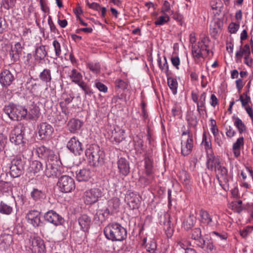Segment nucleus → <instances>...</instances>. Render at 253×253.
Wrapping results in <instances>:
<instances>
[{"label": "nucleus", "instance_id": "f257e3e1", "mask_svg": "<svg viewBox=\"0 0 253 253\" xmlns=\"http://www.w3.org/2000/svg\"><path fill=\"white\" fill-rule=\"evenodd\" d=\"M106 238L112 241H122L127 237L126 229L120 224L113 222L108 224L104 229Z\"/></svg>", "mask_w": 253, "mask_h": 253}, {"label": "nucleus", "instance_id": "f03ea898", "mask_svg": "<svg viewBox=\"0 0 253 253\" xmlns=\"http://www.w3.org/2000/svg\"><path fill=\"white\" fill-rule=\"evenodd\" d=\"M85 154L90 165L99 166L103 164L105 153L97 145H90L85 150Z\"/></svg>", "mask_w": 253, "mask_h": 253}, {"label": "nucleus", "instance_id": "7ed1b4c3", "mask_svg": "<svg viewBox=\"0 0 253 253\" xmlns=\"http://www.w3.org/2000/svg\"><path fill=\"white\" fill-rule=\"evenodd\" d=\"M4 111L8 117L13 121L22 120L28 115V111L25 107L14 104L5 106Z\"/></svg>", "mask_w": 253, "mask_h": 253}, {"label": "nucleus", "instance_id": "20e7f679", "mask_svg": "<svg viewBox=\"0 0 253 253\" xmlns=\"http://www.w3.org/2000/svg\"><path fill=\"white\" fill-rule=\"evenodd\" d=\"M126 130L117 125L110 126L106 130L107 138L113 144H118L125 139Z\"/></svg>", "mask_w": 253, "mask_h": 253}, {"label": "nucleus", "instance_id": "39448f33", "mask_svg": "<svg viewBox=\"0 0 253 253\" xmlns=\"http://www.w3.org/2000/svg\"><path fill=\"white\" fill-rule=\"evenodd\" d=\"M201 236V230L200 228H196L192 231V238L196 241L197 245L208 253H212L215 249L212 242L210 240L206 241Z\"/></svg>", "mask_w": 253, "mask_h": 253}, {"label": "nucleus", "instance_id": "423d86ee", "mask_svg": "<svg viewBox=\"0 0 253 253\" xmlns=\"http://www.w3.org/2000/svg\"><path fill=\"white\" fill-rule=\"evenodd\" d=\"M208 37H204L197 43L192 46V53L194 57L197 58H205L208 55L209 50L208 49Z\"/></svg>", "mask_w": 253, "mask_h": 253}, {"label": "nucleus", "instance_id": "0eeeda50", "mask_svg": "<svg viewBox=\"0 0 253 253\" xmlns=\"http://www.w3.org/2000/svg\"><path fill=\"white\" fill-rule=\"evenodd\" d=\"M181 150L182 155L190 154L193 147V135L189 131H183L181 134Z\"/></svg>", "mask_w": 253, "mask_h": 253}, {"label": "nucleus", "instance_id": "6e6552de", "mask_svg": "<svg viewBox=\"0 0 253 253\" xmlns=\"http://www.w3.org/2000/svg\"><path fill=\"white\" fill-rule=\"evenodd\" d=\"M102 196V192L100 189L92 188L84 192L83 200L86 205H92L96 203Z\"/></svg>", "mask_w": 253, "mask_h": 253}, {"label": "nucleus", "instance_id": "1a4fd4ad", "mask_svg": "<svg viewBox=\"0 0 253 253\" xmlns=\"http://www.w3.org/2000/svg\"><path fill=\"white\" fill-rule=\"evenodd\" d=\"M57 185L59 190L63 193L71 192L75 188L74 179L66 175H63L59 178Z\"/></svg>", "mask_w": 253, "mask_h": 253}, {"label": "nucleus", "instance_id": "9d476101", "mask_svg": "<svg viewBox=\"0 0 253 253\" xmlns=\"http://www.w3.org/2000/svg\"><path fill=\"white\" fill-rule=\"evenodd\" d=\"M25 162L20 157H16L11 162L9 174L13 178L20 176L24 172Z\"/></svg>", "mask_w": 253, "mask_h": 253}, {"label": "nucleus", "instance_id": "9b49d317", "mask_svg": "<svg viewBox=\"0 0 253 253\" xmlns=\"http://www.w3.org/2000/svg\"><path fill=\"white\" fill-rule=\"evenodd\" d=\"M58 163L57 159L46 163V169L44 173L47 177L53 178L60 175L62 168Z\"/></svg>", "mask_w": 253, "mask_h": 253}, {"label": "nucleus", "instance_id": "f8f14e48", "mask_svg": "<svg viewBox=\"0 0 253 253\" xmlns=\"http://www.w3.org/2000/svg\"><path fill=\"white\" fill-rule=\"evenodd\" d=\"M29 248L34 253H45V247L43 240L40 237L34 236L29 239Z\"/></svg>", "mask_w": 253, "mask_h": 253}, {"label": "nucleus", "instance_id": "ddd939ff", "mask_svg": "<svg viewBox=\"0 0 253 253\" xmlns=\"http://www.w3.org/2000/svg\"><path fill=\"white\" fill-rule=\"evenodd\" d=\"M9 140L12 143L16 145H23L25 141L21 126H17L14 127L10 134Z\"/></svg>", "mask_w": 253, "mask_h": 253}, {"label": "nucleus", "instance_id": "4468645a", "mask_svg": "<svg viewBox=\"0 0 253 253\" xmlns=\"http://www.w3.org/2000/svg\"><path fill=\"white\" fill-rule=\"evenodd\" d=\"M206 92H203L200 96L196 92L191 93L192 99L197 104V111L201 114H204L206 112Z\"/></svg>", "mask_w": 253, "mask_h": 253}, {"label": "nucleus", "instance_id": "2eb2a0df", "mask_svg": "<svg viewBox=\"0 0 253 253\" xmlns=\"http://www.w3.org/2000/svg\"><path fill=\"white\" fill-rule=\"evenodd\" d=\"M36 152L38 157L44 160L46 163L51 161H54V160L57 159V157L54 152L44 146L37 147Z\"/></svg>", "mask_w": 253, "mask_h": 253}, {"label": "nucleus", "instance_id": "dca6fc26", "mask_svg": "<svg viewBox=\"0 0 253 253\" xmlns=\"http://www.w3.org/2000/svg\"><path fill=\"white\" fill-rule=\"evenodd\" d=\"M43 172H44L43 166L41 162L39 161H34L30 164L27 174L29 175V177L33 178L34 176L41 175Z\"/></svg>", "mask_w": 253, "mask_h": 253}, {"label": "nucleus", "instance_id": "f3484780", "mask_svg": "<svg viewBox=\"0 0 253 253\" xmlns=\"http://www.w3.org/2000/svg\"><path fill=\"white\" fill-rule=\"evenodd\" d=\"M53 132L52 126L46 123H42L38 126V134L41 139L49 137Z\"/></svg>", "mask_w": 253, "mask_h": 253}, {"label": "nucleus", "instance_id": "a211bd4d", "mask_svg": "<svg viewBox=\"0 0 253 253\" xmlns=\"http://www.w3.org/2000/svg\"><path fill=\"white\" fill-rule=\"evenodd\" d=\"M67 147L75 155H80L83 151L82 143L75 137L70 139L67 143Z\"/></svg>", "mask_w": 253, "mask_h": 253}, {"label": "nucleus", "instance_id": "6ab92c4d", "mask_svg": "<svg viewBox=\"0 0 253 253\" xmlns=\"http://www.w3.org/2000/svg\"><path fill=\"white\" fill-rule=\"evenodd\" d=\"M216 178L220 185L222 183H227L228 182V172L227 169L220 165L214 170Z\"/></svg>", "mask_w": 253, "mask_h": 253}, {"label": "nucleus", "instance_id": "aec40b11", "mask_svg": "<svg viewBox=\"0 0 253 253\" xmlns=\"http://www.w3.org/2000/svg\"><path fill=\"white\" fill-rule=\"evenodd\" d=\"M220 165L218 156H214L213 153L207 155L206 167L209 170H215Z\"/></svg>", "mask_w": 253, "mask_h": 253}, {"label": "nucleus", "instance_id": "412c9836", "mask_svg": "<svg viewBox=\"0 0 253 253\" xmlns=\"http://www.w3.org/2000/svg\"><path fill=\"white\" fill-rule=\"evenodd\" d=\"M26 218L28 223L35 227L40 226L42 223L41 214L38 211H29L27 214Z\"/></svg>", "mask_w": 253, "mask_h": 253}, {"label": "nucleus", "instance_id": "4be33fe9", "mask_svg": "<svg viewBox=\"0 0 253 253\" xmlns=\"http://www.w3.org/2000/svg\"><path fill=\"white\" fill-rule=\"evenodd\" d=\"M14 80V76L8 70L4 69L0 73V84L2 86H9Z\"/></svg>", "mask_w": 253, "mask_h": 253}, {"label": "nucleus", "instance_id": "5701e85b", "mask_svg": "<svg viewBox=\"0 0 253 253\" xmlns=\"http://www.w3.org/2000/svg\"><path fill=\"white\" fill-rule=\"evenodd\" d=\"M120 206V200L119 198L114 197L110 199L108 202V208L106 209L103 213V216H106L110 214H113L116 212L119 208Z\"/></svg>", "mask_w": 253, "mask_h": 253}, {"label": "nucleus", "instance_id": "b1692460", "mask_svg": "<svg viewBox=\"0 0 253 253\" xmlns=\"http://www.w3.org/2000/svg\"><path fill=\"white\" fill-rule=\"evenodd\" d=\"M45 219L48 222L57 226L62 224L63 218L53 211H49L44 215Z\"/></svg>", "mask_w": 253, "mask_h": 253}, {"label": "nucleus", "instance_id": "393cba45", "mask_svg": "<svg viewBox=\"0 0 253 253\" xmlns=\"http://www.w3.org/2000/svg\"><path fill=\"white\" fill-rule=\"evenodd\" d=\"M117 167L119 173L123 176H127L130 172L128 161L124 158H120L117 161Z\"/></svg>", "mask_w": 253, "mask_h": 253}, {"label": "nucleus", "instance_id": "a878e982", "mask_svg": "<svg viewBox=\"0 0 253 253\" xmlns=\"http://www.w3.org/2000/svg\"><path fill=\"white\" fill-rule=\"evenodd\" d=\"M198 215L199 220L202 223L209 226L215 225V222L212 220L211 216L207 211L201 210L199 211Z\"/></svg>", "mask_w": 253, "mask_h": 253}, {"label": "nucleus", "instance_id": "bb28decb", "mask_svg": "<svg viewBox=\"0 0 253 253\" xmlns=\"http://www.w3.org/2000/svg\"><path fill=\"white\" fill-rule=\"evenodd\" d=\"M78 221L81 230L84 232L88 231L91 223V219L89 216L86 214H82L79 217Z\"/></svg>", "mask_w": 253, "mask_h": 253}, {"label": "nucleus", "instance_id": "cd10ccee", "mask_svg": "<svg viewBox=\"0 0 253 253\" xmlns=\"http://www.w3.org/2000/svg\"><path fill=\"white\" fill-rule=\"evenodd\" d=\"M244 145V138L243 136L238 138L235 142L233 144L232 151L234 156L238 158L241 154V148Z\"/></svg>", "mask_w": 253, "mask_h": 253}, {"label": "nucleus", "instance_id": "c85d7f7f", "mask_svg": "<svg viewBox=\"0 0 253 253\" xmlns=\"http://www.w3.org/2000/svg\"><path fill=\"white\" fill-rule=\"evenodd\" d=\"M154 172L153 168V161L149 157L144 159V173L148 176L153 175Z\"/></svg>", "mask_w": 253, "mask_h": 253}, {"label": "nucleus", "instance_id": "c756f323", "mask_svg": "<svg viewBox=\"0 0 253 253\" xmlns=\"http://www.w3.org/2000/svg\"><path fill=\"white\" fill-rule=\"evenodd\" d=\"M46 55L47 51H46L45 46L40 45L35 49L34 53L35 60L40 62L43 59Z\"/></svg>", "mask_w": 253, "mask_h": 253}, {"label": "nucleus", "instance_id": "7c9ffc66", "mask_svg": "<svg viewBox=\"0 0 253 253\" xmlns=\"http://www.w3.org/2000/svg\"><path fill=\"white\" fill-rule=\"evenodd\" d=\"M245 55H251V50L250 45L248 44H245L243 47L240 46V49L236 51L235 58L236 61L241 60L243 56Z\"/></svg>", "mask_w": 253, "mask_h": 253}, {"label": "nucleus", "instance_id": "2f4dec72", "mask_svg": "<svg viewBox=\"0 0 253 253\" xmlns=\"http://www.w3.org/2000/svg\"><path fill=\"white\" fill-rule=\"evenodd\" d=\"M83 125V123L79 119H71L68 124L69 129L71 132H74L79 130Z\"/></svg>", "mask_w": 253, "mask_h": 253}, {"label": "nucleus", "instance_id": "473e14b6", "mask_svg": "<svg viewBox=\"0 0 253 253\" xmlns=\"http://www.w3.org/2000/svg\"><path fill=\"white\" fill-rule=\"evenodd\" d=\"M68 76L72 82L75 84L79 83V81L83 80L82 74L76 69H72L69 73Z\"/></svg>", "mask_w": 253, "mask_h": 253}, {"label": "nucleus", "instance_id": "72a5a7b5", "mask_svg": "<svg viewBox=\"0 0 253 253\" xmlns=\"http://www.w3.org/2000/svg\"><path fill=\"white\" fill-rule=\"evenodd\" d=\"M31 196L35 201H42L45 198V194L42 190L34 188L31 192Z\"/></svg>", "mask_w": 253, "mask_h": 253}, {"label": "nucleus", "instance_id": "f704fd0d", "mask_svg": "<svg viewBox=\"0 0 253 253\" xmlns=\"http://www.w3.org/2000/svg\"><path fill=\"white\" fill-rule=\"evenodd\" d=\"M234 126L237 128L240 134H242L246 130V126L243 122L238 117H232Z\"/></svg>", "mask_w": 253, "mask_h": 253}, {"label": "nucleus", "instance_id": "c9c22d12", "mask_svg": "<svg viewBox=\"0 0 253 253\" xmlns=\"http://www.w3.org/2000/svg\"><path fill=\"white\" fill-rule=\"evenodd\" d=\"M91 176V172L89 169H82L77 173V179L79 181H87Z\"/></svg>", "mask_w": 253, "mask_h": 253}, {"label": "nucleus", "instance_id": "e433bc0d", "mask_svg": "<svg viewBox=\"0 0 253 253\" xmlns=\"http://www.w3.org/2000/svg\"><path fill=\"white\" fill-rule=\"evenodd\" d=\"M13 207L6 204L3 201L0 202V213L4 215H10L13 212Z\"/></svg>", "mask_w": 253, "mask_h": 253}, {"label": "nucleus", "instance_id": "4c0bfd02", "mask_svg": "<svg viewBox=\"0 0 253 253\" xmlns=\"http://www.w3.org/2000/svg\"><path fill=\"white\" fill-rule=\"evenodd\" d=\"M39 78L41 81L46 83L51 80V71L49 69H44L40 74Z\"/></svg>", "mask_w": 253, "mask_h": 253}, {"label": "nucleus", "instance_id": "58836bf2", "mask_svg": "<svg viewBox=\"0 0 253 253\" xmlns=\"http://www.w3.org/2000/svg\"><path fill=\"white\" fill-rule=\"evenodd\" d=\"M52 46L54 48V54L53 56H51V58L56 59L57 57H59L61 55V47L59 42L57 40H54L52 42Z\"/></svg>", "mask_w": 253, "mask_h": 253}, {"label": "nucleus", "instance_id": "ea45409f", "mask_svg": "<svg viewBox=\"0 0 253 253\" xmlns=\"http://www.w3.org/2000/svg\"><path fill=\"white\" fill-rule=\"evenodd\" d=\"M168 84L172 90L173 94H176L177 91L178 83L175 79L171 77L167 78Z\"/></svg>", "mask_w": 253, "mask_h": 253}, {"label": "nucleus", "instance_id": "a19ab883", "mask_svg": "<svg viewBox=\"0 0 253 253\" xmlns=\"http://www.w3.org/2000/svg\"><path fill=\"white\" fill-rule=\"evenodd\" d=\"M158 63L160 69L164 72L166 74L169 72V65L165 56L164 57V61L162 62L160 57L158 58Z\"/></svg>", "mask_w": 253, "mask_h": 253}, {"label": "nucleus", "instance_id": "79ce46f5", "mask_svg": "<svg viewBox=\"0 0 253 253\" xmlns=\"http://www.w3.org/2000/svg\"><path fill=\"white\" fill-rule=\"evenodd\" d=\"M169 20L170 18L168 14H163V15L157 18L154 23L156 25H163L168 23Z\"/></svg>", "mask_w": 253, "mask_h": 253}, {"label": "nucleus", "instance_id": "37998d69", "mask_svg": "<svg viewBox=\"0 0 253 253\" xmlns=\"http://www.w3.org/2000/svg\"><path fill=\"white\" fill-rule=\"evenodd\" d=\"M87 67L94 74H98L100 72L101 67L99 63H88Z\"/></svg>", "mask_w": 253, "mask_h": 253}, {"label": "nucleus", "instance_id": "c03bdc74", "mask_svg": "<svg viewBox=\"0 0 253 253\" xmlns=\"http://www.w3.org/2000/svg\"><path fill=\"white\" fill-rule=\"evenodd\" d=\"M202 144L206 150L207 155L213 153L211 148V142L210 140H208L205 133H204L203 135Z\"/></svg>", "mask_w": 253, "mask_h": 253}, {"label": "nucleus", "instance_id": "a18cd8bd", "mask_svg": "<svg viewBox=\"0 0 253 253\" xmlns=\"http://www.w3.org/2000/svg\"><path fill=\"white\" fill-rule=\"evenodd\" d=\"M164 224L166 234L168 238H170L173 235L174 230L169 218L167 221L164 223Z\"/></svg>", "mask_w": 253, "mask_h": 253}, {"label": "nucleus", "instance_id": "49530a36", "mask_svg": "<svg viewBox=\"0 0 253 253\" xmlns=\"http://www.w3.org/2000/svg\"><path fill=\"white\" fill-rule=\"evenodd\" d=\"M211 237L216 240H226L227 237L225 234L213 231L210 233Z\"/></svg>", "mask_w": 253, "mask_h": 253}, {"label": "nucleus", "instance_id": "de8ad7c7", "mask_svg": "<svg viewBox=\"0 0 253 253\" xmlns=\"http://www.w3.org/2000/svg\"><path fill=\"white\" fill-rule=\"evenodd\" d=\"M238 100L241 102L242 107H245L250 102L251 98L246 93H244L240 95Z\"/></svg>", "mask_w": 253, "mask_h": 253}, {"label": "nucleus", "instance_id": "09e8293b", "mask_svg": "<svg viewBox=\"0 0 253 253\" xmlns=\"http://www.w3.org/2000/svg\"><path fill=\"white\" fill-rule=\"evenodd\" d=\"M179 180L183 183V184L187 185L189 183V177L185 171H182L178 174Z\"/></svg>", "mask_w": 253, "mask_h": 253}, {"label": "nucleus", "instance_id": "8fccbe9b", "mask_svg": "<svg viewBox=\"0 0 253 253\" xmlns=\"http://www.w3.org/2000/svg\"><path fill=\"white\" fill-rule=\"evenodd\" d=\"M115 86L122 90L127 88L128 84L127 82L122 79H117L115 82Z\"/></svg>", "mask_w": 253, "mask_h": 253}, {"label": "nucleus", "instance_id": "3c124183", "mask_svg": "<svg viewBox=\"0 0 253 253\" xmlns=\"http://www.w3.org/2000/svg\"><path fill=\"white\" fill-rule=\"evenodd\" d=\"M94 86L96 87L100 92L106 93L108 91L107 86L97 80L95 81Z\"/></svg>", "mask_w": 253, "mask_h": 253}, {"label": "nucleus", "instance_id": "603ef678", "mask_svg": "<svg viewBox=\"0 0 253 253\" xmlns=\"http://www.w3.org/2000/svg\"><path fill=\"white\" fill-rule=\"evenodd\" d=\"M40 113V109L38 107L33 106L29 111V115L30 118H34L37 117Z\"/></svg>", "mask_w": 253, "mask_h": 253}, {"label": "nucleus", "instance_id": "864d4df0", "mask_svg": "<svg viewBox=\"0 0 253 253\" xmlns=\"http://www.w3.org/2000/svg\"><path fill=\"white\" fill-rule=\"evenodd\" d=\"M161 12L163 14H168V13L170 12H172V11L170 10V4L168 1L165 0L163 2Z\"/></svg>", "mask_w": 253, "mask_h": 253}, {"label": "nucleus", "instance_id": "5fc2aeb1", "mask_svg": "<svg viewBox=\"0 0 253 253\" xmlns=\"http://www.w3.org/2000/svg\"><path fill=\"white\" fill-rule=\"evenodd\" d=\"M146 250L150 253H158L156 252L157 245L155 242L151 241L146 246Z\"/></svg>", "mask_w": 253, "mask_h": 253}, {"label": "nucleus", "instance_id": "6e6d98bb", "mask_svg": "<svg viewBox=\"0 0 253 253\" xmlns=\"http://www.w3.org/2000/svg\"><path fill=\"white\" fill-rule=\"evenodd\" d=\"M240 27L239 23L231 22L228 26V31L231 34H235Z\"/></svg>", "mask_w": 253, "mask_h": 253}, {"label": "nucleus", "instance_id": "4d7b16f0", "mask_svg": "<svg viewBox=\"0 0 253 253\" xmlns=\"http://www.w3.org/2000/svg\"><path fill=\"white\" fill-rule=\"evenodd\" d=\"M153 178V176H148L146 175V176L142 175L139 177V180L140 182L143 184V185H147L149 183H150L151 180Z\"/></svg>", "mask_w": 253, "mask_h": 253}, {"label": "nucleus", "instance_id": "13d9d810", "mask_svg": "<svg viewBox=\"0 0 253 253\" xmlns=\"http://www.w3.org/2000/svg\"><path fill=\"white\" fill-rule=\"evenodd\" d=\"M177 246H179L180 248L186 250V249H188L187 247L190 246V243L185 238H181L178 241Z\"/></svg>", "mask_w": 253, "mask_h": 253}, {"label": "nucleus", "instance_id": "bf43d9fd", "mask_svg": "<svg viewBox=\"0 0 253 253\" xmlns=\"http://www.w3.org/2000/svg\"><path fill=\"white\" fill-rule=\"evenodd\" d=\"M36 61L33 58V55L31 53H28L25 56V63L29 66H34L36 64Z\"/></svg>", "mask_w": 253, "mask_h": 253}, {"label": "nucleus", "instance_id": "052dcab7", "mask_svg": "<svg viewBox=\"0 0 253 253\" xmlns=\"http://www.w3.org/2000/svg\"><path fill=\"white\" fill-rule=\"evenodd\" d=\"M15 2L16 0H4L3 2V6L5 9H9L15 5Z\"/></svg>", "mask_w": 253, "mask_h": 253}, {"label": "nucleus", "instance_id": "680f3d73", "mask_svg": "<svg viewBox=\"0 0 253 253\" xmlns=\"http://www.w3.org/2000/svg\"><path fill=\"white\" fill-rule=\"evenodd\" d=\"M7 143V137L2 133H0V152L2 151Z\"/></svg>", "mask_w": 253, "mask_h": 253}, {"label": "nucleus", "instance_id": "e2e57ef3", "mask_svg": "<svg viewBox=\"0 0 253 253\" xmlns=\"http://www.w3.org/2000/svg\"><path fill=\"white\" fill-rule=\"evenodd\" d=\"M170 61L172 65L176 69H179V66L180 65V61L178 56H172L170 58Z\"/></svg>", "mask_w": 253, "mask_h": 253}, {"label": "nucleus", "instance_id": "0e129e2a", "mask_svg": "<svg viewBox=\"0 0 253 253\" xmlns=\"http://www.w3.org/2000/svg\"><path fill=\"white\" fill-rule=\"evenodd\" d=\"M9 184L7 182L0 181V191L4 193L7 192L9 190Z\"/></svg>", "mask_w": 253, "mask_h": 253}, {"label": "nucleus", "instance_id": "69168bd1", "mask_svg": "<svg viewBox=\"0 0 253 253\" xmlns=\"http://www.w3.org/2000/svg\"><path fill=\"white\" fill-rule=\"evenodd\" d=\"M22 49V47L21 44L19 42H16L14 45L13 49H12V52H15V53H12V57H13L14 55H15L16 53L17 54H19V53L21 52Z\"/></svg>", "mask_w": 253, "mask_h": 253}, {"label": "nucleus", "instance_id": "338daca9", "mask_svg": "<svg viewBox=\"0 0 253 253\" xmlns=\"http://www.w3.org/2000/svg\"><path fill=\"white\" fill-rule=\"evenodd\" d=\"M76 84H78L79 86L82 88L85 94H88V87L87 84L84 82L83 80L79 81V83H76Z\"/></svg>", "mask_w": 253, "mask_h": 253}, {"label": "nucleus", "instance_id": "774afa93", "mask_svg": "<svg viewBox=\"0 0 253 253\" xmlns=\"http://www.w3.org/2000/svg\"><path fill=\"white\" fill-rule=\"evenodd\" d=\"M128 205L131 209H137L139 207L138 201L134 199H131L128 201Z\"/></svg>", "mask_w": 253, "mask_h": 253}]
</instances>
